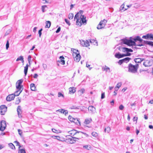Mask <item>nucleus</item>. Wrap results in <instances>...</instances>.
I'll return each mask as SVG.
<instances>
[{"label":"nucleus","mask_w":153,"mask_h":153,"mask_svg":"<svg viewBox=\"0 0 153 153\" xmlns=\"http://www.w3.org/2000/svg\"><path fill=\"white\" fill-rule=\"evenodd\" d=\"M124 57L126 56H130L131 55V53L128 52H126V54H124Z\"/></svg>","instance_id":"45"},{"label":"nucleus","mask_w":153,"mask_h":153,"mask_svg":"<svg viewBox=\"0 0 153 153\" xmlns=\"http://www.w3.org/2000/svg\"><path fill=\"white\" fill-rule=\"evenodd\" d=\"M124 4L123 3L122 5H121V6H120V10L121 11H125L126 10H127V8H124Z\"/></svg>","instance_id":"30"},{"label":"nucleus","mask_w":153,"mask_h":153,"mask_svg":"<svg viewBox=\"0 0 153 153\" xmlns=\"http://www.w3.org/2000/svg\"><path fill=\"white\" fill-rule=\"evenodd\" d=\"M89 45V42L88 41L86 40V41H85L84 47H87Z\"/></svg>","instance_id":"38"},{"label":"nucleus","mask_w":153,"mask_h":153,"mask_svg":"<svg viewBox=\"0 0 153 153\" xmlns=\"http://www.w3.org/2000/svg\"><path fill=\"white\" fill-rule=\"evenodd\" d=\"M90 42L91 43L93 44L94 45H98V43L97 41L94 39H91L90 40Z\"/></svg>","instance_id":"28"},{"label":"nucleus","mask_w":153,"mask_h":153,"mask_svg":"<svg viewBox=\"0 0 153 153\" xmlns=\"http://www.w3.org/2000/svg\"><path fill=\"white\" fill-rule=\"evenodd\" d=\"M6 121L2 120L0 123V130L1 131H4L6 128Z\"/></svg>","instance_id":"8"},{"label":"nucleus","mask_w":153,"mask_h":153,"mask_svg":"<svg viewBox=\"0 0 153 153\" xmlns=\"http://www.w3.org/2000/svg\"><path fill=\"white\" fill-rule=\"evenodd\" d=\"M131 58L127 57L123 59L124 62H127L131 60Z\"/></svg>","instance_id":"31"},{"label":"nucleus","mask_w":153,"mask_h":153,"mask_svg":"<svg viewBox=\"0 0 153 153\" xmlns=\"http://www.w3.org/2000/svg\"><path fill=\"white\" fill-rule=\"evenodd\" d=\"M43 29H40L38 31V33L39 35V37H41V36L42 35V30Z\"/></svg>","instance_id":"52"},{"label":"nucleus","mask_w":153,"mask_h":153,"mask_svg":"<svg viewBox=\"0 0 153 153\" xmlns=\"http://www.w3.org/2000/svg\"><path fill=\"white\" fill-rule=\"evenodd\" d=\"M107 22V20L105 19L101 20L97 27V29H102L104 28Z\"/></svg>","instance_id":"5"},{"label":"nucleus","mask_w":153,"mask_h":153,"mask_svg":"<svg viewBox=\"0 0 153 153\" xmlns=\"http://www.w3.org/2000/svg\"><path fill=\"white\" fill-rule=\"evenodd\" d=\"M92 121V119L91 118L86 119L84 122V123L85 124H89Z\"/></svg>","instance_id":"24"},{"label":"nucleus","mask_w":153,"mask_h":153,"mask_svg":"<svg viewBox=\"0 0 153 153\" xmlns=\"http://www.w3.org/2000/svg\"><path fill=\"white\" fill-rule=\"evenodd\" d=\"M58 96L59 97H63V95L60 92H59L58 93Z\"/></svg>","instance_id":"61"},{"label":"nucleus","mask_w":153,"mask_h":153,"mask_svg":"<svg viewBox=\"0 0 153 153\" xmlns=\"http://www.w3.org/2000/svg\"><path fill=\"white\" fill-rule=\"evenodd\" d=\"M69 93L70 94H74L76 91V88L74 87H70L69 88Z\"/></svg>","instance_id":"20"},{"label":"nucleus","mask_w":153,"mask_h":153,"mask_svg":"<svg viewBox=\"0 0 153 153\" xmlns=\"http://www.w3.org/2000/svg\"><path fill=\"white\" fill-rule=\"evenodd\" d=\"M138 67L139 65L138 64L134 65L131 63H130L128 64V71L132 73H135L137 71Z\"/></svg>","instance_id":"3"},{"label":"nucleus","mask_w":153,"mask_h":153,"mask_svg":"<svg viewBox=\"0 0 153 153\" xmlns=\"http://www.w3.org/2000/svg\"><path fill=\"white\" fill-rule=\"evenodd\" d=\"M9 41L8 40H7V43H6V49H7V50L8 49V48L9 47Z\"/></svg>","instance_id":"49"},{"label":"nucleus","mask_w":153,"mask_h":153,"mask_svg":"<svg viewBox=\"0 0 153 153\" xmlns=\"http://www.w3.org/2000/svg\"><path fill=\"white\" fill-rule=\"evenodd\" d=\"M30 89L32 91H34L36 90V87L35 84L32 83L30 85Z\"/></svg>","instance_id":"25"},{"label":"nucleus","mask_w":153,"mask_h":153,"mask_svg":"<svg viewBox=\"0 0 153 153\" xmlns=\"http://www.w3.org/2000/svg\"><path fill=\"white\" fill-rule=\"evenodd\" d=\"M83 11L81 10L77 13H79V15L80 16L79 20L82 21V24L86 23V17L83 15H82Z\"/></svg>","instance_id":"4"},{"label":"nucleus","mask_w":153,"mask_h":153,"mask_svg":"<svg viewBox=\"0 0 153 153\" xmlns=\"http://www.w3.org/2000/svg\"><path fill=\"white\" fill-rule=\"evenodd\" d=\"M17 91H16L15 92V93L14 94V95L15 96H18L19 94L21 93V92L23 90H22V89H16Z\"/></svg>","instance_id":"19"},{"label":"nucleus","mask_w":153,"mask_h":153,"mask_svg":"<svg viewBox=\"0 0 153 153\" xmlns=\"http://www.w3.org/2000/svg\"><path fill=\"white\" fill-rule=\"evenodd\" d=\"M9 145L10 148H11L12 149H15V147L13 143H9Z\"/></svg>","instance_id":"35"},{"label":"nucleus","mask_w":153,"mask_h":153,"mask_svg":"<svg viewBox=\"0 0 153 153\" xmlns=\"http://www.w3.org/2000/svg\"><path fill=\"white\" fill-rule=\"evenodd\" d=\"M144 41H145V40H144L142 39H141L140 38L139 40L138 41H139L140 43H145L144 42Z\"/></svg>","instance_id":"59"},{"label":"nucleus","mask_w":153,"mask_h":153,"mask_svg":"<svg viewBox=\"0 0 153 153\" xmlns=\"http://www.w3.org/2000/svg\"><path fill=\"white\" fill-rule=\"evenodd\" d=\"M140 37L139 36H136L134 38H133V40L134 41V42L135 43V42L137 41H138L140 39Z\"/></svg>","instance_id":"33"},{"label":"nucleus","mask_w":153,"mask_h":153,"mask_svg":"<svg viewBox=\"0 0 153 153\" xmlns=\"http://www.w3.org/2000/svg\"><path fill=\"white\" fill-rule=\"evenodd\" d=\"M20 101L21 98L18 97L17 99L16 100L15 102V104H18L20 102Z\"/></svg>","instance_id":"37"},{"label":"nucleus","mask_w":153,"mask_h":153,"mask_svg":"<svg viewBox=\"0 0 153 153\" xmlns=\"http://www.w3.org/2000/svg\"><path fill=\"white\" fill-rule=\"evenodd\" d=\"M68 113V111L67 110H65L64 111V113L65 115H67Z\"/></svg>","instance_id":"63"},{"label":"nucleus","mask_w":153,"mask_h":153,"mask_svg":"<svg viewBox=\"0 0 153 153\" xmlns=\"http://www.w3.org/2000/svg\"><path fill=\"white\" fill-rule=\"evenodd\" d=\"M77 131L74 129H73L68 131L69 134L74 136L76 134Z\"/></svg>","instance_id":"18"},{"label":"nucleus","mask_w":153,"mask_h":153,"mask_svg":"<svg viewBox=\"0 0 153 153\" xmlns=\"http://www.w3.org/2000/svg\"><path fill=\"white\" fill-rule=\"evenodd\" d=\"M24 59L23 57L22 56H20L18 57L16 59V61H18L19 60H22Z\"/></svg>","instance_id":"39"},{"label":"nucleus","mask_w":153,"mask_h":153,"mask_svg":"<svg viewBox=\"0 0 153 153\" xmlns=\"http://www.w3.org/2000/svg\"><path fill=\"white\" fill-rule=\"evenodd\" d=\"M105 97V93H102L101 94V99H104Z\"/></svg>","instance_id":"55"},{"label":"nucleus","mask_w":153,"mask_h":153,"mask_svg":"<svg viewBox=\"0 0 153 153\" xmlns=\"http://www.w3.org/2000/svg\"><path fill=\"white\" fill-rule=\"evenodd\" d=\"M15 97V95L13 94L9 95L6 97V100L8 101H10L13 100Z\"/></svg>","instance_id":"13"},{"label":"nucleus","mask_w":153,"mask_h":153,"mask_svg":"<svg viewBox=\"0 0 153 153\" xmlns=\"http://www.w3.org/2000/svg\"><path fill=\"white\" fill-rule=\"evenodd\" d=\"M121 40L124 44L129 46H133L136 45V43L133 41V38L132 37H130L129 39H122Z\"/></svg>","instance_id":"2"},{"label":"nucleus","mask_w":153,"mask_h":153,"mask_svg":"<svg viewBox=\"0 0 153 153\" xmlns=\"http://www.w3.org/2000/svg\"><path fill=\"white\" fill-rule=\"evenodd\" d=\"M79 120V119L77 118H74L72 122L74 123L78 126H80V122Z\"/></svg>","instance_id":"17"},{"label":"nucleus","mask_w":153,"mask_h":153,"mask_svg":"<svg viewBox=\"0 0 153 153\" xmlns=\"http://www.w3.org/2000/svg\"><path fill=\"white\" fill-rule=\"evenodd\" d=\"M123 62H124V61L123 59L120 60L119 61L118 63L120 65L122 64Z\"/></svg>","instance_id":"53"},{"label":"nucleus","mask_w":153,"mask_h":153,"mask_svg":"<svg viewBox=\"0 0 153 153\" xmlns=\"http://www.w3.org/2000/svg\"><path fill=\"white\" fill-rule=\"evenodd\" d=\"M73 56L74 61L76 62H77L80 61L81 56L79 53L74 52V53H73Z\"/></svg>","instance_id":"6"},{"label":"nucleus","mask_w":153,"mask_h":153,"mask_svg":"<svg viewBox=\"0 0 153 153\" xmlns=\"http://www.w3.org/2000/svg\"><path fill=\"white\" fill-rule=\"evenodd\" d=\"M92 135L95 137H97L98 136V134L96 132H93L91 133Z\"/></svg>","instance_id":"41"},{"label":"nucleus","mask_w":153,"mask_h":153,"mask_svg":"<svg viewBox=\"0 0 153 153\" xmlns=\"http://www.w3.org/2000/svg\"><path fill=\"white\" fill-rule=\"evenodd\" d=\"M46 25L45 26V28H49L50 27L51 25V22L49 21H47L46 22Z\"/></svg>","instance_id":"27"},{"label":"nucleus","mask_w":153,"mask_h":153,"mask_svg":"<svg viewBox=\"0 0 153 153\" xmlns=\"http://www.w3.org/2000/svg\"><path fill=\"white\" fill-rule=\"evenodd\" d=\"M71 51H72L73 52V53H74V52L75 53H79V51H78V50H76L74 49H71Z\"/></svg>","instance_id":"54"},{"label":"nucleus","mask_w":153,"mask_h":153,"mask_svg":"<svg viewBox=\"0 0 153 153\" xmlns=\"http://www.w3.org/2000/svg\"><path fill=\"white\" fill-rule=\"evenodd\" d=\"M144 60V59L140 58H135L134 59V61L136 63H139L143 61Z\"/></svg>","instance_id":"21"},{"label":"nucleus","mask_w":153,"mask_h":153,"mask_svg":"<svg viewBox=\"0 0 153 153\" xmlns=\"http://www.w3.org/2000/svg\"><path fill=\"white\" fill-rule=\"evenodd\" d=\"M88 109L89 111H91V112H93L95 110V107L92 106H89Z\"/></svg>","instance_id":"29"},{"label":"nucleus","mask_w":153,"mask_h":153,"mask_svg":"<svg viewBox=\"0 0 153 153\" xmlns=\"http://www.w3.org/2000/svg\"><path fill=\"white\" fill-rule=\"evenodd\" d=\"M83 134H84L86 137L88 136V134L85 133L80 131H77L76 134L75 135L76 137H72V138L70 140L72 141L71 142V143H75L76 141V139L79 140V139L83 137Z\"/></svg>","instance_id":"1"},{"label":"nucleus","mask_w":153,"mask_h":153,"mask_svg":"<svg viewBox=\"0 0 153 153\" xmlns=\"http://www.w3.org/2000/svg\"><path fill=\"white\" fill-rule=\"evenodd\" d=\"M124 108V106L122 105H121L119 106V109L121 110H123Z\"/></svg>","instance_id":"51"},{"label":"nucleus","mask_w":153,"mask_h":153,"mask_svg":"<svg viewBox=\"0 0 153 153\" xmlns=\"http://www.w3.org/2000/svg\"><path fill=\"white\" fill-rule=\"evenodd\" d=\"M80 41L81 45H82L83 46H84L85 41L82 40H80Z\"/></svg>","instance_id":"43"},{"label":"nucleus","mask_w":153,"mask_h":153,"mask_svg":"<svg viewBox=\"0 0 153 153\" xmlns=\"http://www.w3.org/2000/svg\"><path fill=\"white\" fill-rule=\"evenodd\" d=\"M127 89V88H124L122 90V91L123 92H124Z\"/></svg>","instance_id":"64"},{"label":"nucleus","mask_w":153,"mask_h":153,"mask_svg":"<svg viewBox=\"0 0 153 153\" xmlns=\"http://www.w3.org/2000/svg\"><path fill=\"white\" fill-rule=\"evenodd\" d=\"M31 56L30 55H29L28 56L27 60H28V62H30L31 61Z\"/></svg>","instance_id":"58"},{"label":"nucleus","mask_w":153,"mask_h":153,"mask_svg":"<svg viewBox=\"0 0 153 153\" xmlns=\"http://www.w3.org/2000/svg\"><path fill=\"white\" fill-rule=\"evenodd\" d=\"M74 17V14L72 13H70L68 16V17L70 19H72Z\"/></svg>","instance_id":"34"},{"label":"nucleus","mask_w":153,"mask_h":153,"mask_svg":"<svg viewBox=\"0 0 153 153\" xmlns=\"http://www.w3.org/2000/svg\"><path fill=\"white\" fill-rule=\"evenodd\" d=\"M71 109H77L79 108L77 107L76 106H73L70 108Z\"/></svg>","instance_id":"57"},{"label":"nucleus","mask_w":153,"mask_h":153,"mask_svg":"<svg viewBox=\"0 0 153 153\" xmlns=\"http://www.w3.org/2000/svg\"><path fill=\"white\" fill-rule=\"evenodd\" d=\"M38 75L37 74H35L33 75V77L34 78L36 79L37 78Z\"/></svg>","instance_id":"60"},{"label":"nucleus","mask_w":153,"mask_h":153,"mask_svg":"<svg viewBox=\"0 0 153 153\" xmlns=\"http://www.w3.org/2000/svg\"><path fill=\"white\" fill-rule=\"evenodd\" d=\"M142 38L144 39L153 41V34L151 33L147 34L143 36Z\"/></svg>","instance_id":"10"},{"label":"nucleus","mask_w":153,"mask_h":153,"mask_svg":"<svg viewBox=\"0 0 153 153\" xmlns=\"http://www.w3.org/2000/svg\"><path fill=\"white\" fill-rule=\"evenodd\" d=\"M47 7V6H46V5H43V6H42V11L43 12H44L45 11V7Z\"/></svg>","instance_id":"48"},{"label":"nucleus","mask_w":153,"mask_h":153,"mask_svg":"<svg viewBox=\"0 0 153 153\" xmlns=\"http://www.w3.org/2000/svg\"><path fill=\"white\" fill-rule=\"evenodd\" d=\"M59 59L60 60L57 61V62L60 63L62 65H64L65 64V61L64 60L65 58L62 56L59 57Z\"/></svg>","instance_id":"14"},{"label":"nucleus","mask_w":153,"mask_h":153,"mask_svg":"<svg viewBox=\"0 0 153 153\" xmlns=\"http://www.w3.org/2000/svg\"><path fill=\"white\" fill-rule=\"evenodd\" d=\"M7 111V107L5 105H1L0 106V114H4Z\"/></svg>","instance_id":"9"},{"label":"nucleus","mask_w":153,"mask_h":153,"mask_svg":"<svg viewBox=\"0 0 153 153\" xmlns=\"http://www.w3.org/2000/svg\"><path fill=\"white\" fill-rule=\"evenodd\" d=\"M85 90L84 88H82L79 91V92L81 93V95H82L84 92Z\"/></svg>","instance_id":"46"},{"label":"nucleus","mask_w":153,"mask_h":153,"mask_svg":"<svg viewBox=\"0 0 153 153\" xmlns=\"http://www.w3.org/2000/svg\"><path fill=\"white\" fill-rule=\"evenodd\" d=\"M65 110H64L63 109H59L58 110H57V111H58L59 112H60L61 113H63L64 114V113Z\"/></svg>","instance_id":"47"},{"label":"nucleus","mask_w":153,"mask_h":153,"mask_svg":"<svg viewBox=\"0 0 153 153\" xmlns=\"http://www.w3.org/2000/svg\"><path fill=\"white\" fill-rule=\"evenodd\" d=\"M102 69L103 71H106L107 72H108L109 73L110 72L109 68L106 65H105V67H103Z\"/></svg>","instance_id":"23"},{"label":"nucleus","mask_w":153,"mask_h":153,"mask_svg":"<svg viewBox=\"0 0 153 153\" xmlns=\"http://www.w3.org/2000/svg\"><path fill=\"white\" fill-rule=\"evenodd\" d=\"M17 111L18 113L19 117V118L22 117V111L21 108V107L20 106H18L17 107Z\"/></svg>","instance_id":"12"},{"label":"nucleus","mask_w":153,"mask_h":153,"mask_svg":"<svg viewBox=\"0 0 153 153\" xmlns=\"http://www.w3.org/2000/svg\"><path fill=\"white\" fill-rule=\"evenodd\" d=\"M23 82V80L22 79L18 80L16 83V89H21L23 90V86L21 85V84Z\"/></svg>","instance_id":"7"},{"label":"nucleus","mask_w":153,"mask_h":153,"mask_svg":"<svg viewBox=\"0 0 153 153\" xmlns=\"http://www.w3.org/2000/svg\"><path fill=\"white\" fill-rule=\"evenodd\" d=\"M116 58L120 59L124 57V54H121L120 52L116 53L115 55Z\"/></svg>","instance_id":"16"},{"label":"nucleus","mask_w":153,"mask_h":153,"mask_svg":"<svg viewBox=\"0 0 153 153\" xmlns=\"http://www.w3.org/2000/svg\"><path fill=\"white\" fill-rule=\"evenodd\" d=\"M19 153H26L25 150V149H20L19 152Z\"/></svg>","instance_id":"42"},{"label":"nucleus","mask_w":153,"mask_h":153,"mask_svg":"<svg viewBox=\"0 0 153 153\" xmlns=\"http://www.w3.org/2000/svg\"><path fill=\"white\" fill-rule=\"evenodd\" d=\"M18 132L19 134L20 135L21 137H22V130L18 129Z\"/></svg>","instance_id":"50"},{"label":"nucleus","mask_w":153,"mask_h":153,"mask_svg":"<svg viewBox=\"0 0 153 153\" xmlns=\"http://www.w3.org/2000/svg\"><path fill=\"white\" fill-rule=\"evenodd\" d=\"M79 13H77L74 16V19H76V25H79V26H81L82 25V21L80 20V21H79Z\"/></svg>","instance_id":"11"},{"label":"nucleus","mask_w":153,"mask_h":153,"mask_svg":"<svg viewBox=\"0 0 153 153\" xmlns=\"http://www.w3.org/2000/svg\"><path fill=\"white\" fill-rule=\"evenodd\" d=\"M28 65L27 64L26 65V66L24 68V74L26 76L27 73L28 69Z\"/></svg>","instance_id":"26"},{"label":"nucleus","mask_w":153,"mask_h":153,"mask_svg":"<svg viewBox=\"0 0 153 153\" xmlns=\"http://www.w3.org/2000/svg\"><path fill=\"white\" fill-rule=\"evenodd\" d=\"M14 143L16 144V146H19V149L20 147H21V146L20 145L19 143L17 141H15Z\"/></svg>","instance_id":"44"},{"label":"nucleus","mask_w":153,"mask_h":153,"mask_svg":"<svg viewBox=\"0 0 153 153\" xmlns=\"http://www.w3.org/2000/svg\"><path fill=\"white\" fill-rule=\"evenodd\" d=\"M121 85L122 83L121 82H119L116 85V87H115V89H116L117 88L119 89L120 88V87H121Z\"/></svg>","instance_id":"36"},{"label":"nucleus","mask_w":153,"mask_h":153,"mask_svg":"<svg viewBox=\"0 0 153 153\" xmlns=\"http://www.w3.org/2000/svg\"><path fill=\"white\" fill-rule=\"evenodd\" d=\"M137 119H138V118H137V117H134V118H133V121H136L137 122Z\"/></svg>","instance_id":"62"},{"label":"nucleus","mask_w":153,"mask_h":153,"mask_svg":"<svg viewBox=\"0 0 153 153\" xmlns=\"http://www.w3.org/2000/svg\"><path fill=\"white\" fill-rule=\"evenodd\" d=\"M144 42L145 43V44H146L147 45L153 47V42L152 41H144Z\"/></svg>","instance_id":"22"},{"label":"nucleus","mask_w":153,"mask_h":153,"mask_svg":"<svg viewBox=\"0 0 153 153\" xmlns=\"http://www.w3.org/2000/svg\"><path fill=\"white\" fill-rule=\"evenodd\" d=\"M74 118L73 117L71 116L70 115H69L68 117V119L71 122H73Z\"/></svg>","instance_id":"40"},{"label":"nucleus","mask_w":153,"mask_h":153,"mask_svg":"<svg viewBox=\"0 0 153 153\" xmlns=\"http://www.w3.org/2000/svg\"><path fill=\"white\" fill-rule=\"evenodd\" d=\"M11 31V30H10V29L9 30H7V31L5 33V36H7V35H8V34H9V33H10Z\"/></svg>","instance_id":"56"},{"label":"nucleus","mask_w":153,"mask_h":153,"mask_svg":"<svg viewBox=\"0 0 153 153\" xmlns=\"http://www.w3.org/2000/svg\"><path fill=\"white\" fill-rule=\"evenodd\" d=\"M122 51L123 52H133V50L130 49V48H127L126 47H123L122 48Z\"/></svg>","instance_id":"15"},{"label":"nucleus","mask_w":153,"mask_h":153,"mask_svg":"<svg viewBox=\"0 0 153 153\" xmlns=\"http://www.w3.org/2000/svg\"><path fill=\"white\" fill-rule=\"evenodd\" d=\"M110 131V128L109 127H108L105 128L104 129V131L105 132L108 133Z\"/></svg>","instance_id":"32"}]
</instances>
